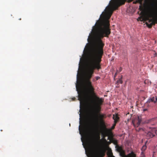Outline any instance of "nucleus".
<instances>
[{"label":"nucleus","mask_w":157,"mask_h":157,"mask_svg":"<svg viewBox=\"0 0 157 157\" xmlns=\"http://www.w3.org/2000/svg\"><path fill=\"white\" fill-rule=\"evenodd\" d=\"M139 8H140V10L142 11V12H144V9L141 6H140Z\"/></svg>","instance_id":"nucleus-12"},{"label":"nucleus","mask_w":157,"mask_h":157,"mask_svg":"<svg viewBox=\"0 0 157 157\" xmlns=\"http://www.w3.org/2000/svg\"><path fill=\"white\" fill-rule=\"evenodd\" d=\"M121 71V69L120 68V69H119V71L120 72V71Z\"/></svg>","instance_id":"nucleus-21"},{"label":"nucleus","mask_w":157,"mask_h":157,"mask_svg":"<svg viewBox=\"0 0 157 157\" xmlns=\"http://www.w3.org/2000/svg\"><path fill=\"white\" fill-rule=\"evenodd\" d=\"M128 157H131L129 155Z\"/></svg>","instance_id":"nucleus-24"},{"label":"nucleus","mask_w":157,"mask_h":157,"mask_svg":"<svg viewBox=\"0 0 157 157\" xmlns=\"http://www.w3.org/2000/svg\"><path fill=\"white\" fill-rule=\"evenodd\" d=\"M150 15H144V17L141 18L142 20H144L146 21V23L149 27L151 26L152 23V21L151 19H149Z\"/></svg>","instance_id":"nucleus-5"},{"label":"nucleus","mask_w":157,"mask_h":157,"mask_svg":"<svg viewBox=\"0 0 157 157\" xmlns=\"http://www.w3.org/2000/svg\"><path fill=\"white\" fill-rule=\"evenodd\" d=\"M126 0H112L109 2V4L104 10V11L102 12L101 14L105 15L106 12L111 10V12L109 13V15L110 17L113 10H115L120 5L124 4Z\"/></svg>","instance_id":"nucleus-3"},{"label":"nucleus","mask_w":157,"mask_h":157,"mask_svg":"<svg viewBox=\"0 0 157 157\" xmlns=\"http://www.w3.org/2000/svg\"><path fill=\"white\" fill-rule=\"evenodd\" d=\"M117 83H122L121 79L120 78L117 81Z\"/></svg>","instance_id":"nucleus-13"},{"label":"nucleus","mask_w":157,"mask_h":157,"mask_svg":"<svg viewBox=\"0 0 157 157\" xmlns=\"http://www.w3.org/2000/svg\"><path fill=\"white\" fill-rule=\"evenodd\" d=\"M81 108H80L79 111L80 112V113H79V123L80 124L79 126V134L81 135V140L82 141V145L85 148V153L86 154V156L87 157H95L93 151L90 147L89 144L88 143V142L87 140L86 137L85 136V133L86 131L83 127V126H82V130L80 128V125H81Z\"/></svg>","instance_id":"nucleus-2"},{"label":"nucleus","mask_w":157,"mask_h":157,"mask_svg":"<svg viewBox=\"0 0 157 157\" xmlns=\"http://www.w3.org/2000/svg\"><path fill=\"white\" fill-rule=\"evenodd\" d=\"M141 120L139 117H136L132 121V123L135 127H138L141 123Z\"/></svg>","instance_id":"nucleus-6"},{"label":"nucleus","mask_w":157,"mask_h":157,"mask_svg":"<svg viewBox=\"0 0 157 157\" xmlns=\"http://www.w3.org/2000/svg\"><path fill=\"white\" fill-rule=\"evenodd\" d=\"M152 132H154V133L157 135V128H152Z\"/></svg>","instance_id":"nucleus-10"},{"label":"nucleus","mask_w":157,"mask_h":157,"mask_svg":"<svg viewBox=\"0 0 157 157\" xmlns=\"http://www.w3.org/2000/svg\"><path fill=\"white\" fill-rule=\"evenodd\" d=\"M140 0V4H142V0Z\"/></svg>","instance_id":"nucleus-19"},{"label":"nucleus","mask_w":157,"mask_h":157,"mask_svg":"<svg viewBox=\"0 0 157 157\" xmlns=\"http://www.w3.org/2000/svg\"><path fill=\"white\" fill-rule=\"evenodd\" d=\"M155 136L154 132L152 131V129L148 131V132L147 133V136L148 138H152Z\"/></svg>","instance_id":"nucleus-7"},{"label":"nucleus","mask_w":157,"mask_h":157,"mask_svg":"<svg viewBox=\"0 0 157 157\" xmlns=\"http://www.w3.org/2000/svg\"><path fill=\"white\" fill-rule=\"evenodd\" d=\"M136 130L137 131H144L146 133L145 130V129L144 128H139L138 129L137 128V129H136Z\"/></svg>","instance_id":"nucleus-11"},{"label":"nucleus","mask_w":157,"mask_h":157,"mask_svg":"<svg viewBox=\"0 0 157 157\" xmlns=\"http://www.w3.org/2000/svg\"><path fill=\"white\" fill-rule=\"evenodd\" d=\"M99 78V77H96V80H98V79Z\"/></svg>","instance_id":"nucleus-18"},{"label":"nucleus","mask_w":157,"mask_h":157,"mask_svg":"<svg viewBox=\"0 0 157 157\" xmlns=\"http://www.w3.org/2000/svg\"><path fill=\"white\" fill-rule=\"evenodd\" d=\"M99 117H100V118L101 119L103 117V115H102L100 114V115H99Z\"/></svg>","instance_id":"nucleus-16"},{"label":"nucleus","mask_w":157,"mask_h":157,"mask_svg":"<svg viewBox=\"0 0 157 157\" xmlns=\"http://www.w3.org/2000/svg\"><path fill=\"white\" fill-rule=\"evenodd\" d=\"M110 11L105 15L101 14L88 36V43L85 46L82 54L83 56L86 50V55L85 58H80L77 75L75 86L78 97H90L93 93L94 89L90 79L94 68H100L98 63L103 53L104 45L101 39L107 36L110 33L108 20Z\"/></svg>","instance_id":"nucleus-1"},{"label":"nucleus","mask_w":157,"mask_h":157,"mask_svg":"<svg viewBox=\"0 0 157 157\" xmlns=\"http://www.w3.org/2000/svg\"><path fill=\"white\" fill-rule=\"evenodd\" d=\"M153 119H151V120H148V122H147V123L150 122L151 121V120H153Z\"/></svg>","instance_id":"nucleus-17"},{"label":"nucleus","mask_w":157,"mask_h":157,"mask_svg":"<svg viewBox=\"0 0 157 157\" xmlns=\"http://www.w3.org/2000/svg\"><path fill=\"white\" fill-rule=\"evenodd\" d=\"M98 139H100V136H98Z\"/></svg>","instance_id":"nucleus-23"},{"label":"nucleus","mask_w":157,"mask_h":157,"mask_svg":"<svg viewBox=\"0 0 157 157\" xmlns=\"http://www.w3.org/2000/svg\"><path fill=\"white\" fill-rule=\"evenodd\" d=\"M113 118L114 120V122L116 123L119 118L117 114H114L113 115Z\"/></svg>","instance_id":"nucleus-9"},{"label":"nucleus","mask_w":157,"mask_h":157,"mask_svg":"<svg viewBox=\"0 0 157 157\" xmlns=\"http://www.w3.org/2000/svg\"><path fill=\"white\" fill-rule=\"evenodd\" d=\"M157 101V97H153L152 98H151L148 99L147 101V103H150L151 102H153L155 103Z\"/></svg>","instance_id":"nucleus-8"},{"label":"nucleus","mask_w":157,"mask_h":157,"mask_svg":"<svg viewBox=\"0 0 157 157\" xmlns=\"http://www.w3.org/2000/svg\"><path fill=\"white\" fill-rule=\"evenodd\" d=\"M117 72L115 74L114 76H115L116 75H117Z\"/></svg>","instance_id":"nucleus-20"},{"label":"nucleus","mask_w":157,"mask_h":157,"mask_svg":"<svg viewBox=\"0 0 157 157\" xmlns=\"http://www.w3.org/2000/svg\"><path fill=\"white\" fill-rule=\"evenodd\" d=\"M103 101V100L102 98H99L97 97L95 98L93 103V106L94 109L97 112L100 110L101 105L102 104Z\"/></svg>","instance_id":"nucleus-4"},{"label":"nucleus","mask_w":157,"mask_h":157,"mask_svg":"<svg viewBox=\"0 0 157 157\" xmlns=\"http://www.w3.org/2000/svg\"><path fill=\"white\" fill-rule=\"evenodd\" d=\"M146 146L144 145L143 146L142 149V150H144L146 149Z\"/></svg>","instance_id":"nucleus-14"},{"label":"nucleus","mask_w":157,"mask_h":157,"mask_svg":"<svg viewBox=\"0 0 157 157\" xmlns=\"http://www.w3.org/2000/svg\"><path fill=\"white\" fill-rule=\"evenodd\" d=\"M147 109H144V111H146Z\"/></svg>","instance_id":"nucleus-22"},{"label":"nucleus","mask_w":157,"mask_h":157,"mask_svg":"<svg viewBox=\"0 0 157 157\" xmlns=\"http://www.w3.org/2000/svg\"><path fill=\"white\" fill-rule=\"evenodd\" d=\"M116 122H114V124L112 126V129H113L114 128V127L116 124Z\"/></svg>","instance_id":"nucleus-15"}]
</instances>
